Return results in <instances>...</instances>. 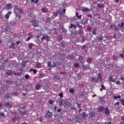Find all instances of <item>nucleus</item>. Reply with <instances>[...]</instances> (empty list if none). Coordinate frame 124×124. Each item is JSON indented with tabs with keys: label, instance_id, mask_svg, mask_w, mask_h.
Instances as JSON below:
<instances>
[{
	"label": "nucleus",
	"instance_id": "nucleus-13",
	"mask_svg": "<svg viewBox=\"0 0 124 124\" xmlns=\"http://www.w3.org/2000/svg\"><path fill=\"white\" fill-rule=\"evenodd\" d=\"M68 59L71 61H73L74 60V54H70L67 56Z\"/></svg>",
	"mask_w": 124,
	"mask_h": 124
},
{
	"label": "nucleus",
	"instance_id": "nucleus-43",
	"mask_svg": "<svg viewBox=\"0 0 124 124\" xmlns=\"http://www.w3.org/2000/svg\"><path fill=\"white\" fill-rule=\"evenodd\" d=\"M14 75L16 76H21L22 75V74L21 73L18 72V73H14Z\"/></svg>",
	"mask_w": 124,
	"mask_h": 124
},
{
	"label": "nucleus",
	"instance_id": "nucleus-55",
	"mask_svg": "<svg viewBox=\"0 0 124 124\" xmlns=\"http://www.w3.org/2000/svg\"><path fill=\"white\" fill-rule=\"evenodd\" d=\"M25 79H30V76L29 75H26L25 76Z\"/></svg>",
	"mask_w": 124,
	"mask_h": 124
},
{
	"label": "nucleus",
	"instance_id": "nucleus-64",
	"mask_svg": "<svg viewBox=\"0 0 124 124\" xmlns=\"http://www.w3.org/2000/svg\"><path fill=\"white\" fill-rule=\"evenodd\" d=\"M57 66V63L53 62V64L52 65V67H56Z\"/></svg>",
	"mask_w": 124,
	"mask_h": 124
},
{
	"label": "nucleus",
	"instance_id": "nucleus-23",
	"mask_svg": "<svg viewBox=\"0 0 124 124\" xmlns=\"http://www.w3.org/2000/svg\"><path fill=\"white\" fill-rule=\"evenodd\" d=\"M80 116L83 119H86V117H87V114H86V113L85 112H83L80 114Z\"/></svg>",
	"mask_w": 124,
	"mask_h": 124
},
{
	"label": "nucleus",
	"instance_id": "nucleus-28",
	"mask_svg": "<svg viewBox=\"0 0 124 124\" xmlns=\"http://www.w3.org/2000/svg\"><path fill=\"white\" fill-rule=\"evenodd\" d=\"M118 27L121 29H124V22H121V24H118Z\"/></svg>",
	"mask_w": 124,
	"mask_h": 124
},
{
	"label": "nucleus",
	"instance_id": "nucleus-53",
	"mask_svg": "<svg viewBox=\"0 0 124 124\" xmlns=\"http://www.w3.org/2000/svg\"><path fill=\"white\" fill-rule=\"evenodd\" d=\"M97 39L99 40V41H102V40H103V38H102L101 36H99Z\"/></svg>",
	"mask_w": 124,
	"mask_h": 124
},
{
	"label": "nucleus",
	"instance_id": "nucleus-61",
	"mask_svg": "<svg viewBox=\"0 0 124 124\" xmlns=\"http://www.w3.org/2000/svg\"><path fill=\"white\" fill-rule=\"evenodd\" d=\"M86 47H87V46L83 45V46H81V48L82 50H83V49H86Z\"/></svg>",
	"mask_w": 124,
	"mask_h": 124
},
{
	"label": "nucleus",
	"instance_id": "nucleus-41",
	"mask_svg": "<svg viewBox=\"0 0 124 124\" xmlns=\"http://www.w3.org/2000/svg\"><path fill=\"white\" fill-rule=\"evenodd\" d=\"M105 97H99V101H101V102H103V101H104V99Z\"/></svg>",
	"mask_w": 124,
	"mask_h": 124
},
{
	"label": "nucleus",
	"instance_id": "nucleus-58",
	"mask_svg": "<svg viewBox=\"0 0 124 124\" xmlns=\"http://www.w3.org/2000/svg\"><path fill=\"white\" fill-rule=\"evenodd\" d=\"M32 2H34L35 3H37L38 2V0H31Z\"/></svg>",
	"mask_w": 124,
	"mask_h": 124
},
{
	"label": "nucleus",
	"instance_id": "nucleus-17",
	"mask_svg": "<svg viewBox=\"0 0 124 124\" xmlns=\"http://www.w3.org/2000/svg\"><path fill=\"white\" fill-rule=\"evenodd\" d=\"M77 34H78V31H77L75 30L74 31H71V35H72V36H75V35H77Z\"/></svg>",
	"mask_w": 124,
	"mask_h": 124
},
{
	"label": "nucleus",
	"instance_id": "nucleus-16",
	"mask_svg": "<svg viewBox=\"0 0 124 124\" xmlns=\"http://www.w3.org/2000/svg\"><path fill=\"white\" fill-rule=\"evenodd\" d=\"M105 110V114H106V115H109V114H110V112L109 111V108H108V107H106L104 108Z\"/></svg>",
	"mask_w": 124,
	"mask_h": 124
},
{
	"label": "nucleus",
	"instance_id": "nucleus-50",
	"mask_svg": "<svg viewBox=\"0 0 124 124\" xmlns=\"http://www.w3.org/2000/svg\"><path fill=\"white\" fill-rule=\"evenodd\" d=\"M4 58L2 57V56L0 55V62H3Z\"/></svg>",
	"mask_w": 124,
	"mask_h": 124
},
{
	"label": "nucleus",
	"instance_id": "nucleus-36",
	"mask_svg": "<svg viewBox=\"0 0 124 124\" xmlns=\"http://www.w3.org/2000/svg\"><path fill=\"white\" fill-rule=\"evenodd\" d=\"M74 65L75 67H76V68H78V67H79V66H80V64L78 62H76V63H74Z\"/></svg>",
	"mask_w": 124,
	"mask_h": 124
},
{
	"label": "nucleus",
	"instance_id": "nucleus-38",
	"mask_svg": "<svg viewBox=\"0 0 124 124\" xmlns=\"http://www.w3.org/2000/svg\"><path fill=\"white\" fill-rule=\"evenodd\" d=\"M45 74L43 73H40L39 75V78H43V77H45Z\"/></svg>",
	"mask_w": 124,
	"mask_h": 124
},
{
	"label": "nucleus",
	"instance_id": "nucleus-30",
	"mask_svg": "<svg viewBox=\"0 0 124 124\" xmlns=\"http://www.w3.org/2000/svg\"><path fill=\"white\" fill-rule=\"evenodd\" d=\"M83 32H84L83 29H79L78 31V34L80 36L83 34Z\"/></svg>",
	"mask_w": 124,
	"mask_h": 124
},
{
	"label": "nucleus",
	"instance_id": "nucleus-22",
	"mask_svg": "<svg viewBox=\"0 0 124 124\" xmlns=\"http://www.w3.org/2000/svg\"><path fill=\"white\" fill-rule=\"evenodd\" d=\"M75 120L76 123H80V117L78 115L75 116Z\"/></svg>",
	"mask_w": 124,
	"mask_h": 124
},
{
	"label": "nucleus",
	"instance_id": "nucleus-15",
	"mask_svg": "<svg viewBox=\"0 0 124 124\" xmlns=\"http://www.w3.org/2000/svg\"><path fill=\"white\" fill-rule=\"evenodd\" d=\"M58 14H59V15L60 16V18H61V17H63V16H64L65 14H64V13L62 12V11L58 10Z\"/></svg>",
	"mask_w": 124,
	"mask_h": 124
},
{
	"label": "nucleus",
	"instance_id": "nucleus-56",
	"mask_svg": "<svg viewBox=\"0 0 124 124\" xmlns=\"http://www.w3.org/2000/svg\"><path fill=\"white\" fill-rule=\"evenodd\" d=\"M113 60H115V61H117V60H118V57L114 55L113 56Z\"/></svg>",
	"mask_w": 124,
	"mask_h": 124
},
{
	"label": "nucleus",
	"instance_id": "nucleus-11",
	"mask_svg": "<svg viewBox=\"0 0 124 124\" xmlns=\"http://www.w3.org/2000/svg\"><path fill=\"white\" fill-rule=\"evenodd\" d=\"M5 8L8 10H10L12 9V4L10 3V4H7L5 5Z\"/></svg>",
	"mask_w": 124,
	"mask_h": 124
},
{
	"label": "nucleus",
	"instance_id": "nucleus-32",
	"mask_svg": "<svg viewBox=\"0 0 124 124\" xmlns=\"http://www.w3.org/2000/svg\"><path fill=\"white\" fill-rule=\"evenodd\" d=\"M26 88H28L29 89V91L31 90V88H32V84H29L27 85Z\"/></svg>",
	"mask_w": 124,
	"mask_h": 124
},
{
	"label": "nucleus",
	"instance_id": "nucleus-37",
	"mask_svg": "<svg viewBox=\"0 0 124 124\" xmlns=\"http://www.w3.org/2000/svg\"><path fill=\"white\" fill-rule=\"evenodd\" d=\"M47 64L48 67H52V63H51V62L50 61L47 62Z\"/></svg>",
	"mask_w": 124,
	"mask_h": 124
},
{
	"label": "nucleus",
	"instance_id": "nucleus-39",
	"mask_svg": "<svg viewBox=\"0 0 124 124\" xmlns=\"http://www.w3.org/2000/svg\"><path fill=\"white\" fill-rule=\"evenodd\" d=\"M34 45V44H31V43L29 44L28 45V47H29V49H31V48H32V47H33Z\"/></svg>",
	"mask_w": 124,
	"mask_h": 124
},
{
	"label": "nucleus",
	"instance_id": "nucleus-59",
	"mask_svg": "<svg viewBox=\"0 0 124 124\" xmlns=\"http://www.w3.org/2000/svg\"><path fill=\"white\" fill-rule=\"evenodd\" d=\"M13 95H14L15 96H17V95H18V93H17V92H14L12 93Z\"/></svg>",
	"mask_w": 124,
	"mask_h": 124
},
{
	"label": "nucleus",
	"instance_id": "nucleus-48",
	"mask_svg": "<svg viewBox=\"0 0 124 124\" xmlns=\"http://www.w3.org/2000/svg\"><path fill=\"white\" fill-rule=\"evenodd\" d=\"M63 24H59V29L60 30H62V29H63Z\"/></svg>",
	"mask_w": 124,
	"mask_h": 124
},
{
	"label": "nucleus",
	"instance_id": "nucleus-31",
	"mask_svg": "<svg viewBox=\"0 0 124 124\" xmlns=\"http://www.w3.org/2000/svg\"><path fill=\"white\" fill-rule=\"evenodd\" d=\"M97 6L99 8H103L104 7V4L99 3L97 4Z\"/></svg>",
	"mask_w": 124,
	"mask_h": 124
},
{
	"label": "nucleus",
	"instance_id": "nucleus-1",
	"mask_svg": "<svg viewBox=\"0 0 124 124\" xmlns=\"http://www.w3.org/2000/svg\"><path fill=\"white\" fill-rule=\"evenodd\" d=\"M30 23H31L33 27L38 28L39 27V21L37 19L30 18Z\"/></svg>",
	"mask_w": 124,
	"mask_h": 124
},
{
	"label": "nucleus",
	"instance_id": "nucleus-24",
	"mask_svg": "<svg viewBox=\"0 0 124 124\" xmlns=\"http://www.w3.org/2000/svg\"><path fill=\"white\" fill-rule=\"evenodd\" d=\"M6 74L8 75V76H11L12 75V70H9L6 71Z\"/></svg>",
	"mask_w": 124,
	"mask_h": 124
},
{
	"label": "nucleus",
	"instance_id": "nucleus-29",
	"mask_svg": "<svg viewBox=\"0 0 124 124\" xmlns=\"http://www.w3.org/2000/svg\"><path fill=\"white\" fill-rule=\"evenodd\" d=\"M28 62H29V61H23L21 64V66H26V65L27 64V63H28Z\"/></svg>",
	"mask_w": 124,
	"mask_h": 124
},
{
	"label": "nucleus",
	"instance_id": "nucleus-14",
	"mask_svg": "<svg viewBox=\"0 0 124 124\" xmlns=\"http://www.w3.org/2000/svg\"><path fill=\"white\" fill-rule=\"evenodd\" d=\"M12 13V12L9 11L5 16V19H9V16L10 15H11V14Z\"/></svg>",
	"mask_w": 124,
	"mask_h": 124
},
{
	"label": "nucleus",
	"instance_id": "nucleus-9",
	"mask_svg": "<svg viewBox=\"0 0 124 124\" xmlns=\"http://www.w3.org/2000/svg\"><path fill=\"white\" fill-rule=\"evenodd\" d=\"M81 10L82 11V12H90V11H91V9L87 7H82Z\"/></svg>",
	"mask_w": 124,
	"mask_h": 124
},
{
	"label": "nucleus",
	"instance_id": "nucleus-5",
	"mask_svg": "<svg viewBox=\"0 0 124 124\" xmlns=\"http://www.w3.org/2000/svg\"><path fill=\"white\" fill-rule=\"evenodd\" d=\"M45 116L46 118H52V116H53V114L51 112H50V110H48Z\"/></svg>",
	"mask_w": 124,
	"mask_h": 124
},
{
	"label": "nucleus",
	"instance_id": "nucleus-52",
	"mask_svg": "<svg viewBox=\"0 0 124 124\" xmlns=\"http://www.w3.org/2000/svg\"><path fill=\"white\" fill-rule=\"evenodd\" d=\"M35 42L37 43V44H39L40 43V41L39 40V39H37L35 41Z\"/></svg>",
	"mask_w": 124,
	"mask_h": 124
},
{
	"label": "nucleus",
	"instance_id": "nucleus-20",
	"mask_svg": "<svg viewBox=\"0 0 124 124\" xmlns=\"http://www.w3.org/2000/svg\"><path fill=\"white\" fill-rule=\"evenodd\" d=\"M104 107H100L98 108V112H102L103 111H104Z\"/></svg>",
	"mask_w": 124,
	"mask_h": 124
},
{
	"label": "nucleus",
	"instance_id": "nucleus-35",
	"mask_svg": "<svg viewBox=\"0 0 124 124\" xmlns=\"http://www.w3.org/2000/svg\"><path fill=\"white\" fill-rule=\"evenodd\" d=\"M36 67L37 68H40L41 67V64L39 62H37L36 63Z\"/></svg>",
	"mask_w": 124,
	"mask_h": 124
},
{
	"label": "nucleus",
	"instance_id": "nucleus-42",
	"mask_svg": "<svg viewBox=\"0 0 124 124\" xmlns=\"http://www.w3.org/2000/svg\"><path fill=\"white\" fill-rule=\"evenodd\" d=\"M65 57V55L63 54H62L60 55V59H62V60H64V57Z\"/></svg>",
	"mask_w": 124,
	"mask_h": 124
},
{
	"label": "nucleus",
	"instance_id": "nucleus-7",
	"mask_svg": "<svg viewBox=\"0 0 124 124\" xmlns=\"http://www.w3.org/2000/svg\"><path fill=\"white\" fill-rule=\"evenodd\" d=\"M15 14L16 15V21H19V20H20V19H21V15L22 14V13H15Z\"/></svg>",
	"mask_w": 124,
	"mask_h": 124
},
{
	"label": "nucleus",
	"instance_id": "nucleus-12",
	"mask_svg": "<svg viewBox=\"0 0 124 124\" xmlns=\"http://www.w3.org/2000/svg\"><path fill=\"white\" fill-rule=\"evenodd\" d=\"M102 77H101V74L98 73L97 75V80H98V82H101L102 81Z\"/></svg>",
	"mask_w": 124,
	"mask_h": 124
},
{
	"label": "nucleus",
	"instance_id": "nucleus-4",
	"mask_svg": "<svg viewBox=\"0 0 124 124\" xmlns=\"http://www.w3.org/2000/svg\"><path fill=\"white\" fill-rule=\"evenodd\" d=\"M50 39V37L48 36L47 35H44L41 38L42 41H43L44 40H46V41H49Z\"/></svg>",
	"mask_w": 124,
	"mask_h": 124
},
{
	"label": "nucleus",
	"instance_id": "nucleus-63",
	"mask_svg": "<svg viewBox=\"0 0 124 124\" xmlns=\"http://www.w3.org/2000/svg\"><path fill=\"white\" fill-rule=\"evenodd\" d=\"M58 14H59V13H58V11H57V12H55L54 13V15L55 16H57Z\"/></svg>",
	"mask_w": 124,
	"mask_h": 124
},
{
	"label": "nucleus",
	"instance_id": "nucleus-60",
	"mask_svg": "<svg viewBox=\"0 0 124 124\" xmlns=\"http://www.w3.org/2000/svg\"><path fill=\"white\" fill-rule=\"evenodd\" d=\"M112 80H113V78L112 77V76H110L109 78V82H112Z\"/></svg>",
	"mask_w": 124,
	"mask_h": 124
},
{
	"label": "nucleus",
	"instance_id": "nucleus-62",
	"mask_svg": "<svg viewBox=\"0 0 124 124\" xmlns=\"http://www.w3.org/2000/svg\"><path fill=\"white\" fill-rule=\"evenodd\" d=\"M46 21V22H49L50 21V17H47Z\"/></svg>",
	"mask_w": 124,
	"mask_h": 124
},
{
	"label": "nucleus",
	"instance_id": "nucleus-25",
	"mask_svg": "<svg viewBox=\"0 0 124 124\" xmlns=\"http://www.w3.org/2000/svg\"><path fill=\"white\" fill-rule=\"evenodd\" d=\"M100 86H101V89H100V91L101 92H102V91H105V90H106V88H105V86H104V85L103 84H100Z\"/></svg>",
	"mask_w": 124,
	"mask_h": 124
},
{
	"label": "nucleus",
	"instance_id": "nucleus-44",
	"mask_svg": "<svg viewBox=\"0 0 124 124\" xmlns=\"http://www.w3.org/2000/svg\"><path fill=\"white\" fill-rule=\"evenodd\" d=\"M59 103V105L60 106H62V103H63V101H62V100H60L58 101Z\"/></svg>",
	"mask_w": 124,
	"mask_h": 124
},
{
	"label": "nucleus",
	"instance_id": "nucleus-10",
	"mask_svg": "<svg viewBox=\"0 0 124 124\" xmlns=\"http://www.w3.org/2000/svg\"><path fill=\"white\" fill-rule=\"evenodd\" d=\"M110 29H114L115 31H117L119 30V28L116 26L115 24H112L110 25Z\"/></svg>",
	"mask_w": 124,
	"mask_h": 124
},
{
	"label": "nucleus",
	"instance_id": "nucleus-19",
	"mask_svg": "<svg viewBox=\"0 0 124 124\" xmlns=\"http://www.w3.org/2000/svg\"><path fill=\"white\" fill-rule=\"evenodd\" d=\"M19 112L21 116H25V115L28 114V113H27V110L23 111H22V110H19Z\"/></svg>",
	"mask_w": 124,
	"mask_h": 124
},
{
	"label": "nucleus",
	"instance_id": "nucleus-18",
	"mask_svg": "<svg viewBox=\"0 0 124 124\" xmlns=\"http://www.w3.org/2000/svg\"><path fill=\"white\" fill-rule=\"evenodd\" d=\"M42 12H44L45 13H47V12H49V10H48V8H47L46 7L42 8Z\"/></svg>",
	"mask_w": 124,
	"mask_h": 124
},
{
	"label": "nucleus",
	"instance_id": "nucleus-6",
	"mask_svg": "<svg viewBox=\"0 0 124 124\" xmlns=\"http://www.w3.org/2000/svg\"><path fill=\"white\" fill-rule=\"evenodd\" d=\"M65 107H69L70 106V103L68 99H66L64 101Z\"/></svg>",
	"mask_w": 124,
	"mask_h": 124
},
{
	"label": "nucleus",
	"instance_id": "nucleus-46",
	"mask_svg": "<svg viewBox=\"0 0 124 124\" xmlns=\"http://www.w3.org/2000/svg\"><path fill=\"white\" fill-rule=\"evenodd\" d=\"M69 93H74V89L71 88L69 89Z\"/></svg>",
	"mask_w": 124,
	"mask_h": 124
},
{
	"label": "nucleus",
	"instance_id": "nucleus-3",
	"mask_svg": "<svg viewBox=\"0 0 124 124\" xmlns=\"http://www.w3.org/2000/svg\"><path fill=\"white\" fill-rule=\"evenodd\" d=\"M4 105L6 108H12V107H13V105L9 102L4 103Z\"/></svg>",
	"mask_w": 124,
	"mask_h": 124
},
{
	"label": "nucleus",
	"instance_id": "nucleus-57",
	"mask_svg": "<svg viewBox=\"0 0 124 124\" xmlns=\"http://www.w3.org/2000/svg\"><path fill=\"white\" fill-rule=\"evenodd\" d=\"M59 96H60L61 98H62L63 97V95H62V92H61L59 94Z\"/></svg>",
	"mask_w": 124,
	"mask_h": 124
},
{
	"label": "nucleus",
	"instance_id": "nucleus-21",
	"mask_svg": "<svg viewBox=\"0 0 124 124\" xmlns=\"http://www.w3.org/2000/svg\"><path fill=\"white\" fill-rule=\"evenodd\" d=\"M93 81L95 82V83H97V82H98V80H97V78H96L95 77H92L91 78V82Z\"/></svg>",
	"mask_w": 124,
	"mask_h": 124
},
{
	"label": "nucleus",
	"instance_id": "nucleus-34",
	"mask_svg": "<svg viewBox=\"0 0 124 124\" xmlns=\"http://www.w3.org/2000/svg\"><path fill=\"white\" fill-rule=\"evenodd\" d=\"M87 62H88V63H90V62H93V58H92L91 57H89V58H87Z\"/></svg>",
	"mask_w": 124,
	"mask_h": 124
},
{
	"label": "nucleus",
	"instance_id": "nucleus-26",
	"mask_svg": "<svg viewBox=\"0 0 124 124\" xmlns=\"http://www.w3.org/2000/svg\"><path fill=\"white\" fill-rule=\"evenodd\" d=\"M62 36L61 35H58L57 36V39L58 40V41H62Z\"/></svg>",
	"mask_w": 124,
	"mask_h": 124
},
{
	"label": "nucleus",
	"instance_id": "nucleus-40",
	"mask_svg": "<svg viewBox=\"0 0 124 124\" xmlns=\"http://www.w3.org/2000/svg\"><path fill=\"white\" fill-rule=\"evenodd\" d=\"M14 45H15V44H14V43H12L11 45V46H9L10 49H14V48H15V46H14Z\"/></svg>",
	"mask_w": 124,
	"mask_h": 124
},
{
	"label": "nucleus",
	"instance_id": "nucleus-45",
	"mask_svg": "<svg viewBox=\"0 0 124 124\" xmlns=\"http://www.w3.org/2000/svg\"><path fill=\"white\" fill-rule=\"evenodd\" d=\"M5 98L6 99H9L10 98V94H7L6 96H5Z\"/></svg>",
	"mask_w": 124,
	"mask_h": 124
},
{
	"label": "nucleus",
	"instance_id": "nucleus-27",
	"mask_svg": "<svg viewBox=\"0 0 124 124\" xmlns=\"http://www.w3.org/2000/svg\"><path fill=\"white\" fill-rule=\"evenodd\" d=\"M41 85L40 84H37L35 86V90H38L41 88Z\"/></svg>",
	"mask_w": 124,
	"mask_h": 124
},
{
	"label": "nucleus",
	"instance_id": "nucleus-8",
	"mask_svg": "<svg viewBox=\"0 0 124 124\" xmlns=\"http://www.w3.org/2000/svg\"><path fill=\"white\" fill-rule=\"evenodd\" d=\"M78 61L80 62V63L84 64L85 61H84V58L82 56H79L78 57Z\"/></svg>",
	"mask_w": 124,
	"mask_h": 124
},
{
	"label": "nucleus",
	"instance_id": "nucleus-47",
	"mask_svg": "<svg viewBox=\"0 0 124 124\" xmlns=\"http://www.w3.org/2000/svg\"><path fill=\"white\" fill-rule=\"evenodd\" d=\"M32 37H33V36L31 35V36H30L29 37H28L27 38V39L26 40V41H30V40H31V38H32Z\"/></svg>",
	"mask_w": 124,
	"mask_h": 124
},
{
	"label": "nucleus",
	"instance_id": "nucleus-49",
	"mask_svg": "<svg viewBox=\"0 0 124 124\" xmlns=\"http://www.w3.org/2000/svg\"><path fill=\"white\" fill-rule=\"evenodd\" d=\"M5 69V67L2 65H0V70H4Z\"/></svg>",
	"mask_w": 124,
	"mask_h": 124
},
{
	"label": "nucleus",
	"instance_id": "nucleus-54",
	"mask_svg": "<svg viewBox=\"0 0 124 124\" xmlns=\"http://www.w3.org/2000/svg\"><path fill=\"white\" fill-rule=\"evenodd\" d=\"M76 104L78 106V108H81V105H82V104H79L78 103V102H77Z\"/></svg>",
	"mask_w": 124,
	"mask_h": 124
},
{
	"label": "nucleus",
	"instance_id": "nucleus-51",
	"mask_svg": "<svg viewBox=\"0 0 124 124\" xmlns=\"http://www.w3.org/2000/svg\"><path fill=\"white\" fill-rule=\"evenodd\" d=\"M82 23H83L84 24H88V19L86 18L85 19V21H82Z\"/></svg>",
	"mask_w": 124,
	"mask_h": 124
},
{
	"label": "nucleus",
	"instance_id": "nucleus-2",
	"mask_svg": "<svg viewBox=\"0 0 124 124\" xmlns=\"http://www.w3.org/2000/svg\"><path fill=\"white\" fill-rule=\"evenodd\" d=\"M15 13H23V9L22 8L18 7V5H15V9H14Z\"/></svg>",
	"mask_w": 124,
	"mask_h": 124
},
{
	"label": "nucleus",
	"instance_id": "nucleus-33",
	"mask_svg": "<svg viewBox=\"0 0 124 124\" xmlns=\"http://www.w3.org/2000/svg\"><path fill=\"white\" fill-rule=\"evenodd\" d=\"M113 38H114V39H119V38H120V36L119 35L114 34L113 35Z\"/></svg>",
	"mask_w": 124,
	"mask_h": 124
}]
</instances>
